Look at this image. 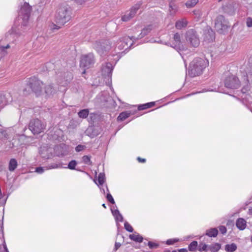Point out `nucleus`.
Returning a JSON list of instances; mask_svg holds the SVG:
<instances>
[{"mask_svg":"<svg viewBox=\"0 0 252 252\" xmlns=\"http://www.w3.org/2000/svg\"><path fill=\"white\" fill-rule=\"evenodd\" d=\"M72 11L70 7L65 3L61 4L58 7L55 18L58 24L63 25L71 18Z\"/></svg>","mask_w":252,"mask_h":252,"instance_id":"f257e3e1","label":"nucleus"},{"mask_svg":"<svg viewBox=\"0 0 252 252\" xmlns=\"http://www.w3.org/2000/svg\"><path fill=\"white\" fill-rule=\"evenodd\" d=\"M208 64V61L205 59L200 58L194 59L189 65V76L193 77L200 75Z\"/></svg>","mask_w":252,"mask_h":252,"instance_id":"f03ea898","label":"nucleus"},{"mask_svg":"<svg viewBox=\"0 0 252 252\" xmlns=\"http://www.w3.org/2000/svg\"><path fill=\"white\" fill-rule=\"evenodd\" d=\"M229 27L228 21L223 15L218 16L215 21V28L220 33H224Z\"/></svg>","mask_w":252,"mask_h":252,"instance_id":"7ed1b4c3","label":"nucleus"},{"mask_svg":"<svg viewBox=\"0 0 252 252\" xmlns=\"http://www.w3.org/2000/svg\"><path fill=\"white\" fill-rule=\"evenodd\" d=\"M185 38L187 42L192 47H197L200 44L198 36L193 29L189 30L186 32Z\"/></svg>","mask_w":252,"mask_h":252,"instance_id":"20e7f679","label":"nucleus"},{"mask_svg":"<svg viewBox=\"0 0 252 252\" xmlns=\"http://www.w3.org/2000/svg\"><path fill=\"white\" fill-rule=\"evenodd\" d=\"M42 82L37 79L35 77H32L29 79L27 82V86L31 89L36 95L41 94V85Z\"/></svg>","mask_w":252,"mask_h":252,"instance_id":"39448f33","label":"nucleus"},{"mask_svg":"<svg viewBox=\"0 0 252 252\" xmlns=\"http://www.w3.org/2000/svg\"><path fill=\"white\" fill-rule=\"evenodd\" d=\"M111 48V43L109 40H104L101 41H96L94 44V48L100 55H102L108 51Z\"/></svg>","mask_w":252,"mask_h":252,"instance_id":"423d86ee","label":"nucleus"},{"mask_svg":"<svg viewBox=\"0 0 252 252\" xmlns=\"http://www.w3.org/2000/svg\"><path fill=\"white\" fill-rule=\"evenodd\" d=\"M29 128L34 134H39L43 131L45 125L39 119H33L30 121Z\"/></svg>","mask_w":252,"mask_h":252,"instance_id":"0eeeda50","label":"nucleus"},{"mask_svg":"<svg viewBox=\"0 0 252 252\" xmlns=\"http://www.w3.org/2000/svg\"><path fill=\"white\" fill-rule=\"evenodd\" d=\"M131 40L132 42L135 40L134 36H132L131 37L125 36L122 39L121 38L117 43L116 48L119 50H122L124 49H127L133 44V42H131Z\"/></svg>","mask_w":252,"mask_h":252,"instance_id":"6e6552de","label":"nucleus"},{"mask_svg":"<svg viewBox=\"0 0 252 252\" xmlns=\"http://www.w3.org/2000/svg\"><path fill=\"white\" fill-rule=\"evenodd\" d=\"M32 7L29 4L25 2L19 11V16H21L23 21V26H26L30 17Z\"/></svg>","mask_w":252,"mask_h":252,"instance_id":"1a4fd4ad","label":"nucleus"},{"mask_svg":"<svg viewBox=\"0 0 252 252\" xmlns=\"http://www.w3.org/2000/svg\"><path fill=\"white\" fill-rule=\"evenodd\" d=\"M224 85L226 88L236 89L240 86V82L237 77L232 75L225 79Z\"/></svg>","mask_w":252,"mask_h":252,"instance_id":"9d476101","label":"nucleus"},{"mask_svg":"<svg viewBox=\"0 0 252 252\" xmlns=\"http://www.w3.org/2000/svg\"><path fill=\"white\" fill-rule=\"evenodd\" d=\"M94 63V56L93 54H89L82 57L80 61V66L83 67L90 68Z\"/></svg>","mask_w":252,"mask_h":252,"instance_id":"9b49d317","label":"nucleus"},{"mask_svg":"<svg viewBox=\"0 0 252 252\" xmlns=\"http://www.w3.org/2000/svg\"><path fill=\"white\" fill-rule=\"evenodd\" d=\"M140 7V4L137 3L134 5L129 11H126L125 15L122 16V20L124 22H127L132 18L137 13Z\"/></svg>","mask_w":252,"mask_h":252,"instance_id":"f8f14e48","label":"nucleus"},{"mask_svg":"<svg viewBox=\"0 0 252 252\" xmlns=\"http://www.w3.org/2000/svg\"><path fill=\"white\" fill-rule=\"evenodd\" d=\"M177 51H183L186 50L185 47L181 41V36L179 33H176L173 36V42L171 45Z\"/></svg>","mask_w":252,"mask_h":252,"instance_id":"ddd939ff","label":"nucleus"},{"mask_svg":"<svg viewBox=\"0 0 252 252\" xmlns=\"http://www.w3.org/2000/svg\"><path fill=\"white\" fill-rule=\"evenodd\" d=\"M113 70V66L110 63H106L105 65H102V73L103 75L111 76L112 72Z\"/></svg>","mask_w":252,"mask_h":252,"instance_id":"4468645a","label":"nucleus"},{"mask_svg":"<svg viewBox=\"0 0 252 252\" xmlns=\"http://www.w3.org/2000/svg\"><path fill=\"white\" fill-rule=\"evenodd\" d=\"M222 8L223 11L229 15H231L235 13V8L233 3H230L224 5L223 6Z\"/></svg>","mask_w":252,"mask_h":252,"instance_id":"2eb2a0df","label":"nucleus"},{"mask_svg":"<svg viewBox=\"0 0 252 252\" xmlns=\"http://www.w3.org/2000/svg\"><path fill=\"white\" fill-rule=\"evenodd\" d=\"M56 89L52 85H48L44 87V93L46 96L50 97L56 92Z\"/></svg>","mask_w":252,"mask_h":252,"instance_id":"dca6fc26","label":"nucleus"},{"mask_svg":"<svg viewBox=\"0 0 252 252\" xmlns=\"http://www.w3.org/2000/svg\"><path fill=\"white\" fill-rule=\"evenodd\" d=\"M9 96V94H0V109L7 105L8 102V97Z\"/></svg>","mask_w":252,"mask_h":252,"instance_id":"f3484780","label":"nucleus"},{"mask_svg":"<svg viewBox=\"0 0 252 252\" xmlns=\"http://www.w3.org/2000/svg\"><path fill=\"white\" fill-rule=\"evenodd\" d=\"M236 225L239 229L243 230L246 227V221L243 218H239L236 220Z\"/></svg>","mask_w":252,"mask_h":252,"instance_id":"a211bd4d","label":"nucleus"},{"mask_svg":"<svg viewBox=\"0 0 252 252\" xmlns=\"http://www.w3.org/2000/svg\"><path fill=\"white\" fill-rule=\"evenodd\" d=\"M152 26L149 25L147 26V27L144 28L142 31L141 33L137 37H135V40L141 39L142 37H143L144 36L146 35L148 33L150 32V31L152 30Z\"/></svg>","mask_w":252,"mask_h":252,"instance_id":"6ab92c4d","label":"nucleus"},{"mask_svg":"<svg viewBox=\"0 0 252 252\" xmlns=\"http://www.w3.org/2000/svg\"><path fill=\"white\" fill-rule=\"evenodd\" d=\"M188 25V21L186 19H182L178 20L175 24V27L177 29L181 30L185 28Z\"/></svg>","mask_w":252,"mask_h":252,"instance_id":"aec40b11","label":"nucleus"},{"mask_svg":"<svg viewBox=\"0 0 252 252\" xmlns=\"http://www.w3.org/2000/svg\"><path fill=\"white\" fill-rule=\"evenodd\" d=\"M247 75L248 78H252V56L250 57L249 60L248 67L246 71Z\"/></svg>","mask_w":252,"mask_h":252,"instance_id":"412c9836","label":"nucleus"},{"mask_svg":"<svg viewBox=\"0 0 252 252\" xmlns=\"http://www.w3.org/2000/svg\"><path fill=\"white\" fill-rule=\"evenodd\" d=\"M244 81L245 85L243 87L241 90V92L242 93L245 94L247 92H248L250 89V85L249 84V78H248V76H244Z\"/></svg>","mask_w":252,"mask_h":252,"instance_id":"4be33fe9","label":"nucleus"},{"mask_svg":"<svg viewBox=\"0 0 252 252\" xmlns=\"http://www.w3.org/2000/svg\"><path fill=\"white\" fill-rule=\"evenodd\" d=\"M131 115V113L129 111H125L121 113L117 118L118 121H123L129 117Z\"/></svg>","mask_w":252,"mask_h":252,"instance_id":"5701e85b","label":"nucleus"},{"mask_svg":"<svg viewBox=\"0 0 252 252\" xmlns=\"http://www.w3.org/2000/svg\"><path fill=\"white\" fill-rule=\"evenodd\" d=\"M218 234V230L216 228H211L206 230V235L208 236L209 237H215L217 236Z\"/></svg>","mask_w":252,"mask_h":252,"instance_id":"b1692460","label":"nucleus"},{"mask_svg":"<svg viewBox=\"0 0 252 252\" xmlns=\"http://www.w3.org/2000/svg\"><path fill=\"white\" fill-rule=\"evenodd\" d=\"M17 166V162L14 158L10 160L8 166V169L10 171H13Z\"/></svg>","mask_w":252,"mask_h":252,"instance_id":"393cba45","label":"nucleus"},{"mask_svg":"<svg viewBox=\"0 0 252 252\" xmlns=\"http://www.w3.org/2000/svg\"><path fill=\"white\" fill-rule=\"evenodd\" d=\"M89 114V111L88 109H84L81 110L78 112V115L79 118L82 119H85L87 118Z\"/></svg>","mask_w":252,"mask_h":252,"instance_id":"a878e982","label":"nucleus"},{"mask_svg":"<svg viewBox=\"0 0 252 252\" xmlns=\"http://www.w3.org/2000/svg\"><path fill=\"white\" fill-rule=\"evenodd\" d=\"M129 238L136 242L141 243L143 240V237L139 234H131L129 235Z\"/></svg>","mask_w":252,"mask_h":252,"instance_id":"bb28decb","label":"nucleus"},{"mask_svg":"<svg viewBox=\"0 0 252 252\" xmlns=\"http://www.w3.org/2000/svg\"><path fill=\"white\" fill-rule=\"evenodd\" d=\"M237 249V246L234 243L231 244H227L225 246V250L228 252H233Z\"/></svg>","mask_w":252,"mask_h":252,"instance_id":"cd10ccee","label":"nucleus"},{"mask_svg":"<svg viewBox=\"0 0 252 252\" xmlns=\"http://www.w3.org/2000/svg\"><path fill=\"white\" fill-rule=\"evenodd\" d=\"M62 167V165L60 163H52L48 166L45 167L46 170L59 168Z\"/></svg>","mask_w":252,"mask_h":252,"instance_id":"c85d7f7f","label":"nucleus"},{"mask_svg":"<svg viewBox=\"0 0 252 252\" xmlns=\"http://www.w3.org/2000/svg\"><path fill=\"white\" fill-rule=\"evenodd\" d=\"M220 249V245L219 243H215L214 244L208 246V250L212 252H217Z\"/></svg>","mask_w":252,"mask_h":252,"instance_id":"c756f323","label":"nucleus"},{"mask_svg":"<svg viewBox=\"0 0 252 252\" xmlns=\"http://www.w3.org/2000/svg\"><path fill=\"white\" fill-rule=\"evenodd\" d=\"M198 2V0H190L187 1L186 5L188 8L192 7Z\"/></svg>","mask_w":252,"mask_h":252,"instance_id":"7c9ffc66","label":"nucleus"},{"mask_svg":"<svg viewBox=\"0 0 252 252\" xmlns=\"http://www.w3.org/2000/svg\"><path fill=\"white\" fill-rule=\"evenodd\" d=\"M198 243L197 241H194L192 242L189 246V251H195L197 247Z\"/></svg>","mask_w":252,"mask_h":252,"instance_id":"2f4dec72","label":"nucleus"},{"mask_svg":"<svg viewBox=\"0 0 252 252\" xmlns=\"http://www.w3.org/2000/svg\"><path fill=\"white\" fill-rule=\"evenodd\" d=\"M10 46L9 44H7L6 46H1L0 47V54L1 57H3L7 54V52L6 51V49L9 48Z\"/></svg>","mask_w":252,"mask_h":252,"instance_id":"473e14b6","label":"nucleus"},{"mask_svg":"<svg viewBox=\"0 0 252 252\" xmlns=\"http://www.w3.org/2000/svg\"><path fill=\"white\" fill-rule=\"evenodd\" d=\"M105 182V174L102 173H100L98 175V183L99 185H102Z\"/></svg>","mask_w":252,"mask_h":252,"instance_id":"72a5a7b5","label":"nucleus"},{"mask_svg":"<svg viewBox=\"0 0 252 252\" xmlns=\"http://www.w3.org/2000/svg\"><path fill=\"white\" fill-rule=\"evenodd\" d=\"M144 244L145 245H147L151 249H156L159 246L158 244L151 241L148 242L147 244L144 242Z\"/></svg>","mask_w":252,"mask_h":252,"instance_id":"f704fd0d","label":"nucleus"},{"mask_svg":"<svg viewBox=\"0 0 252 252\" xmlns=\"http://www.w3.org/2000/svg\"><path fill=\"white\" fill-rule=\"evenodd\" d=\"M208 246L207 245H206L205 244H200L198 246V250L200 252L202 251H207L208 250Z\"/></svg>","mask_w":252,"mask_h":252,"instance_id":"c9c22d12","label":"nucleus"},{"mask_svg":"<svg viewBox=\"0 0 252 252\" xmlns=\"http://www.w3.org/2000/svg\"><path fill=\"white\" fill-rule=\"evenodd\" d=\"M77 165V162L75 160H72L70 161L68 165V168L71 170H74L75 169V166Z\"/></svg>","mask_w":252,"mask_h":252,"instance_id":"e433bc0d","label":"nucleus"},{"mask_svg":"<svg viewBox=\"0 0 252 252\" xmlns=\"http://www.w3.org/2000/svg\"><path fill=\"white\" fill-rule=\"evenodd\" d=\"M83 161L84 163L91 165L92 164V162L90 159V157L88 156H84L82 158Z\"/></svg>","mask_w":252,"mask_h":252,"instance_id":"4c0bfd02","label":"nucleus"},{"mask_svg":"<svg viewBox=\"0 0 252 252\" xmlns=\"http://www.w3.org/2000/svg\"><path fill=\"white\" fill-rule=\"evenodd\" d=\"M125 228L129 232H132L133 231L132 227L127 222H125L124 224Z\"/></svg>","mask_w":252,"mask_h":252,"instance_id":"58836bf2","label":"nucleus"},{"mask_svg":"<svg viewBox=\"0 0 252 252\" xmlns=\"http://www.w3.org/2000/svg\"><path fill=\"white\" fill-rule=\"evenodd\" d=\"M106 198L107 200L109 201L111 203L113 204L115 203V201L110 193H108L107 194Z\"/></svg>","mask_w":252,"mask_h":252,"instance_id":"ea45409f","label":"nucleus"},{"mask_svg":"<svg viewBox=\"0 0 252 252\" xmlns=\"http://www.w3.org/2000/svg\"><path fill=\"white\" fill-rule=\"evenodd\" d=\"M246 25L249 28H251L252 27V18L251 17H248L246 20Z\"/></svg>","mask_w":252,"mask_h":252,"instance_id":"a19ab883","label":"nucleus"},{"mask_svg":"<svg viewBox=\"0 0 252 252\" xmlns=\"http://www.w3.org/2000/svg\"><path fill=\"white\" fill-rule=\"evenodd\" d=\"M178 240L177 239H169L167 241H166V244L167 245H173L175 243L178 242Z\"/></svg>","mask_w":252,"mask_h":252,"instance_id":"79ce46f5","label":"nucleus"},{"mask_svg":"<svg viewBox=\"0 0 252 252\" xmlns=\"http://www.w3.org/2000/svg\"><path fill=\"white\" fill-rule=\"evenodd\" d=\"M219 230L222 234H224L226 232V228L224 226H220L219 227Z\"/></svg>","mask_w":252,"mask_h":252,"instance_id":"37998d69","label":"nucleus"},{"mask_svg":"<svg viewBox=\"0 0 252 252\" xmlns=\"http://www.w3.org/2000/svg\"><path fill=\"white\" fill-rule=\"evenodd\" d=\"M44 168H45V167H38L36 168L35 171L36 172L41 174L44 172V171L45 170Z\"/></svg>","mask_w":252,"mask_h":252,"instance_id":"c03bdc74","label":"nucleus"},{"mask_svg":"<svg viewBox=\"0 0 252 252\" xmlns=\"http://www.w3.org/2000/svg\"><path fill=\"white\" fill-rule=\"evenodd\" d=\"M116 220L117 221H119L122 222L123 221V217L122 215L120 213L119 215H118L116 217H115Z\"/></svg>","mask_w":252,"mask_h":252,"instance_id":"a18cd8bd","label":"nucleus"},{"mask_svg":"<svg viewBox=\"0 0 252 252\" xmlns=\"http://www.w3.org/2000/svg\"><path fill=\"white\" fill-rule=\"evenodd\" d=\"M145 104L146 105V107H147V108H151V107H153V106H154L155 102H149V103H147Z\"/></svg>","mask_w":252,"mask_h":252,"instance_id":"49530a36","label":"nucleus"},{"mask_svg":"<svg viewBox=\"0 0 252 252\" xmlns=\"http://www.w3.org/2000/svg\"><path fill=\"white\" fill-rule=\"evenodd\" d=\"M146 109H147V107H146V105L145 104L140 105L138 107V109L139 110H145Z\"/></svg>","mask_w":252,"mask_h":252,"instance_id":"de8ad7c7","label":"nucleus"},{"mask_svg":"<svg viewBox=\"0 0 252 252\" xmlns=\"http://www.w3.org/2000/svg\"><path fill=\"white\" fill-rule=\"evenodd\" d=\"M59 25H55L54 24H52V28L53 29H56V30H58L59 29L61 28V26L60 25L58 24Z\"/></svg>","mask_w":252,"mask_h":252,"instance_id":"09e8293b","label":"nucleus"},{"mask_svg":"<svg viewBox=\"0 0 252 252\" xmlns=\"http://www.w3.org/2000/svg\"><path fill=\"white\" fill-rule=\"evenodd\" d=\"M75 2L78 4H82L86 0H75Z\"/></svg>","mask_w":252,"mask_h":252,"instance_id":"8fccbe9b","label":"nucleus"},{"mask_svg":"<svg viewBox=\"0 0 252 252\" xmlns=\"http://www.w3.org/2000/svg\"><path fill=\"white\" fill-rule=\"evenodd\" d=\"M83 146L79 145L76 147V151L77 152L81 151L83 149Z\"/></svg>","mask_w":252,"mask_h":252,"instance_id":"3c124183","label":"nucleus"},{"mask_svg":"<svg viewBox=\"0 0 252 252\" xmlns=\"http://www.w3.org/2000/svg\"><path fill=\"white\" fill-rule=\"evenodd\" d=\"M112 213L115 217H116L118 215H119L120 213L118 210H115L112 211Z\"/></svg>","mask_w":252,"mask_h":252,"instance_id":"603ef678","label":"nucleus"},{"mask_svg":"<svg viewBox=\"0 0 252 252\" xmlns=\"http://www.w3.org/2000/svg\"><path fill=\"white\" fill-rule=\"evenodd\" d=\"M121 246V244L120 243L116 242L115 244V250H117Z\"/></svg>","mask_w":252,"mask_h":252,"instance_id":"864d4df0","label":"nucleus"},{"mask_svg":"<svg viewBox=\"0 0 252 252\" xmlns=\"http://www.w3.org/2000/svg\"><path fill=\"white\" fill-rule=\"evenodd\" d=\"M137 160L140 162H145L146 161V159L145 158H142L140 157H138L137 158Z\"/></svg>","mask_w":252,"mask_h":252,"instance_id":"5fc2aeb1","label":"nucleus"},{"mask_svg":"<svg viewBox=\"0 0 252 252\" xmlns=\"http://www.w3.org/2000/svg\"><path fill=\"white\" fill-rule=\"evenodd\" d=\"M179 252H188L187 250L185 249H182L179 250Z\"/></svg>","mask_w":252,"mask_h":252,"instance_id":"6e6d98bb","label":"nucleus"},{"mask_svg":"<svg viewBox=\"0 0 252 252\" xmlns=\"http://www.w3.org/2000/svg\"><path fill=\"white\" fill-rule=\"evenodd\" d=\"M4 249L5 252L8 251L5 244L4 245Z\"/></svg>","mask_w":252,"mask_h":252,"instance_id":"4d7b16f0","label":"nucleus"},{"mask_svg":"<svg viewBox=\"0 0 252 252\" xmlns=\"http://www.w3.org/2000/svg\"><path fill=\"white\" fill-rule=\"evenodd\" d=\"M102 206H103L104 208H106V206H105V204H102Z\"/></svg>","mask_w":252,"mask_h":252,"instance_id":"13d9d810","label":"nucleus"},{"mask_svg":"<svg viewBox=\"0 0 252 252\" xmlns=\"http://www.w3.org/2000/svg\"><path fill=\"white\" fill-rule=\"evenodd\" d=\"M164 252H170V251H169V250H166L164 251Z\"/></svg>","mask_w":252,"mask_h":252,"instance_id":"bf43d9fd","label":"nucleus"},{"mask_svg":"<svg viewBox=\"0 0 252 252\" xmlns=\"http://www.w3.org/2000/svg\"><path fill=\"white\" fill-rule=\"evenodd\" d=\"M249 211H251V212H252V209H249Z\"/></svg>","mask_w":252,"mask_h":252,"instance_id":"052dcab7","label":"nucleus"},{"mask_svg":"<svg viewBox=\"0 0 252 252\" xmlns=\"http://www.w3.org/2000/svg\"><path fill=\"white\" fill-rule=\"evenodd\" d=\"M250 109V111L252 112V108H251Z\"/></svg>","mask_w":252,"mask_h":252,"instance_id":"680f3d73","label":"nucleus"},{"mask_svg":"<svg viewBox=\"0 0 252 252\" xmlns=\"http://www.w3.org/2000/svg\"><path fill=\"white\" fill-rule=\"evenodd\" d=\"M171 252H177L176 251H172Z\"/></svg>","mask_w":252,"mask_h":252,"instance_id":"e2e57ef3","label":"nucleus"},{"mask_svg":"<svg viewBox=\"0 0 252 252\" xmlns=\"http://www.w3.org/2000/svg\"><path fill=\"white\" fill-rule=\"evenodd\" d=\"M251 241H252V237H251Z\"/></svg>","mask_w":252,"mask_h":252,"instance_id":"0e129e2a","label":"nucleus"},{"mask_svg":"<svg viewBox=\"0 0 252 252\" xmlns=\"http://www.w3.org/2000/svg\"><path fill=\"white\" fill-rule=\"evenodd\" d=\"M221 0H219V1H221Z\"/></svg>","mask_w":252,"mask_h":252,"instance_id":"69168bd1","label":"nucleus"},{"mask_svg":"<svg viewBox=\"0 0 252 252\" xmlns=\"http://www.w3.org/2000/svg\"><path fill=\"white\" fill-rule=\"evenodd\" d=\"M5 252H9L8 251Z\"/></svg>","mask_w":252,"mask_h":252,"instance_id":"338daca9","label":"nucleus"}]
</instances>
